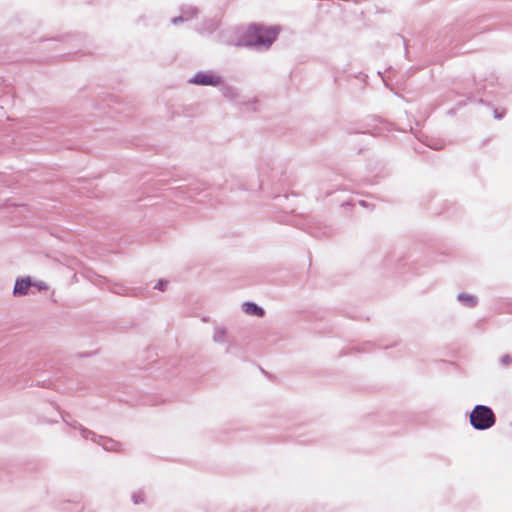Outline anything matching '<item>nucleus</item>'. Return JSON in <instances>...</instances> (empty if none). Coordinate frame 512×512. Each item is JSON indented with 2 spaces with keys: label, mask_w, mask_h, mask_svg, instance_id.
Segmentation results:
<instances>
[{
  "label": "nucleus",
  "mask_w": 512,
  "mask_h": 512,
  "mask_svg": "<svg viewBox=\"0 0 512 512\" xmlns=\"http://www.w3.org/2000/svg\"><path fill=\"white\" fill-rule=\"evenodd\" d=\"M278 29L260 24H252L243 33L237 45L253 48L255 50L268 49L276 40Z\"/></svg>",
  "instance_id": "obj_1"
},
{
  "label": "nucleus",
  "mask_w": 512,
  "mask_h": 512,
  "mask_svg": "<svg viewBox=\"0 0 512 512\" xmlns=\"http://www.w3.org/2000/svg\"><path fill=\"white\" fill-rule=\"evenodd\" d=\"M469 420L475 430L484 431L495 425L496 416L491 407L478 404L470 412Z\"/></svg>",
  "instance_id": "obj_2"
},
{
  "label": "nucleus",
  "mask_w": 512,
  "mask_h": 512,
  "mask_svg": "<svg viewBox=\"0 0 512 512\" xmlns=\"http://www.w3.org/2000/svg\"><path fill=\"white\" fill-rule=\"evenodd\" d=\"M72 427L77 428L76 425L70 424ZM80 435L83 439L91 440L94 443H97L103 447L106 451H114L118 452L121 449V444L111 438L103 437L96 435L93 431L83 427L82 425H78Z\"/></svg>",
  "instance_id": "obj_3"
},
{
  "label": "nucleus",
  "mask_w": 512,
  "mask_h": 512,
  "mask_svg": "<svg viewBox=\"0 0 512 512\" xmlns=\"http://www.w3.org/2000/svg\"><path fill=\"white\" fill-rule=\"evenodd\" d=\"M189 83L200 86H218L222 83V77L211 71H198Z\"/></svg>",
  "instance_id": "obj_4"
},
{
  "label": "nucleus",
  "mask_w": 512,
  "mask_h": 512,
  "mask_svg": "<svg viewBox=\"0 0 512 512\" xmlns=\"http://www.w3.org/2000/svg\"><path fill=\"white\" fill-rule=\"evenodd\" d=\"M33 280L31 277L17 278L15 281L13 295L14 296H25L28 294L29 288L32 287Z\"/></svg>",
  "instance_id": "obj_5"
},
{
  "label": "nucleus",
  "mask_w": 512,
  "mask_h": 512,
  "mask_svg": "<svg viewBox=\"0 0 512 512\" xmlns=\"http://www.w3.org/2000/svg\"><path fill=\"white\" fill-rule=\"evenodd\" d=\"M243 310L246 314L256 315L262 317L265 313L264 309L253 302H245L243 304Z\"/></svg>",
  "instance_id": "obj_6"
},
{
  "label": "nucleus",
  "mask_w": 512,
  "mask_h": 512,
  "mask_svg": "<svg viewBox=\"0 0 512 512\" xmlns=\"http://www.w3.org/2000/svg\"><path fill=\"white\" fill-rule=\"evenodd\" d=\"M212 339L215 343L224 344L227 342V329L222 326L214 328Z\"/></svg>",
  "instance_id": "obj_7"
},
{
  "label": "nucleus",
  "mask_w": 512,
  "mask_h": 512,
  "mask_svg": "<svg viewBox=\"0 0 512 512\" xmlns=\"http://www.w3.org/2000/svg\"><path fill=\"white\" fill-rule=\"evenodd\" d=\"M457 300L464 306L472 308L477 305V298L474 295L459 293L457 295Z\"/></svg>",
  "instance_id": "obj_8"
},
{
  "label": "nucleus",
  "mask_w": 512,
  "mask_h": 512,
  "mask_svg": "<svg viewBox=\"0 0 512 512\" xmlns=\"http://www.w3.org/2000/svg\"><path fill=\"white\" fill-rule=\"evenodd\" d=\"M221 92H222V95L229 100H234L238 97V91L232 86H228V85L223 86L221 88Z\"/></svg>",
  "instance_id": "obj_9"
},
{
  "label": "nucleus",
  "mask_w": 512,
  "mask_h": 512,
  "mask_svg": "<svg viewBox=\"0 0 512 512\" xmlns=\"http://www.w3.org/2000/svg\"><path fill=\"white\" fill-rule=\"evenodd\" d=\"M181 14L183 15L186 21H190L198 16L199 10L195 7L189 6L182 9Z\"/></svg>",
  "instance_id": "obj_10"
},
{
  "label": "nucleus",
  "mask_w": 512,
  "mask_h": 512,
  "mask_svg": "<svg viewBox=\"0 0 512 512\" xmlns=\"http://www.w3.org/2000/svg\"><path fill=\"white\" fill-rule=\"evenodd\" d=\"M132 501L134 504H140L144 502V493L142 491H137L132 494Z\"/></svg>",
  "instance_id": "obj_11"
},
{
  "label": "nucleus",
  "mask_w": 512,
  "mask_h": 512,
  "mask_svg": "<svg viewBox=\"0 0 512 512\" xmlns=\"http://www.w3.org/2000/svg\"><path fill=\"white\" fill-rule=\"evenodd\" d=\"M167 285H168V281L167 280L160 279L159 281H157V283L155 284L154 288L159 290V291H164L166 289Z\"/></svg>",
  "instance_id": "obj_12"
},
{
  "label": "nucleus",
  "mask_w": 512,
  "mask_h": 512,
  "mask_svg": "<svg viewBox=\"0 0 512 512\" xmlns=\"http://www.w3.org/2000/svg\"><path fill=\"white\" fill-rule=\"evenodd\" d=\"M34 287H36L39 291H43V290H47L48 289V286L45 282L43 281H33V285Z\"/></svg>",
  "instance_id": "obj_13"
},
{
  "label": "nucleus",
  "mask_w": 512,
  "mask_h": 512,
  "mask_svg": "<svg viewBox=\"0 0 512 512\" xmlns=\"http://www.w3.org/2000/svg\"><path fill=\"white\" fill-rule=\"evenodd\" d=\"M500 363L503 365V366H509L511 363H512V358L510 355L508 354H505L503 355L501 358H500Z\"/></svg>",
  "instance_id": "obj_14"
},
{
  "label": "nucleus",
  "mask_w": 512,
  "mask_h": 512,
  "mask_svg": "<svg viewBox=\"0 0 512 512\" xmlns=\"http://www.w3.org/2000/svg\"><path fill=\"white\" fill-rule=\"evenodd\" d=\"M183 22H187V21L185 20V18L183 17L182 14L171 19V23L173 25H178V24L183 23Z\"/></svg>",
  "instance_id": "obj_15"
},
{
  "label": "nucleus",
  "mask_w": 512,
  "mask_h": 512,
  "mask_svg": "<svg viewBox=\"0 0 512 512\" xmlns=\"http://www.w3.org/2000/svg\"><path fill=\"white\" fill-rule=\"evenodd\" d=\"M495 117H496V118H498V119H501V118H502V115H501V114H499V113H497V112L495 111Z\"/></svg>",
  "instance_id": "obj_16"
},
{
  "label": "nucleus",
  "mask_w": 512,
  "mask_h": 512,
  "mask_svg": "<svg viewBox=\"0 0 512 512\" xmlns=\"http://www.w3.org/2000/svg\"><path fill=\"white\" fill-rule=\"evenodd\" d=\"M230 350H231V346L228 345L227 348H226V353H230Z\"/></svg>",
  "instance_id": "obj_17"
},
{
  "label": "nucleus",
  "mask_w": 512,
  "mask_h": 512,
  "mask_svg": "<svg viewBox=\"0 0 512 512\" xmlns=\"http://www.w3.org/2000/svg\"><path fill=\"white\" fill-rule=\"evenodd\" d=\"M359 204L362 205V206H366V202L365 201H359Z\"/></svg>",
  "instance_id": "obj_18"
}]
</instances>
